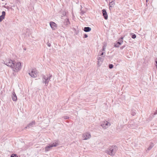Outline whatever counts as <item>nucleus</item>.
<instances>
[{
	"mask_svg": "<svg viewBox=\"0 0 157 157\" xmlns=\"http://www.w3.org/2000/svg\"><path fill=\"white\" fill-rule=\"evenodd\" d=\"M11 98L12 100L13 101H16L17 100V97L15 93L14 92H13L12 94Z\"/></svg>",
	"mask_w": 157,
	"mask_h": 157,
	"instance_id": "nucleus-11",
	"label": "nucleus"
},
{
	"mask_svg": "<svg viewBox=\"0 0 157 157\" xmlns=\"http://www.w3.org/2000/svg\"><path fill=\"white\" fill-rule=\"evenodd\" d=\"M2 1H3L4 0H2Z\"/></svg>",
	"mask_w": 157,
	"mask_h": 157,
	"instance_id": "nucleus-32",
	"label": "nucleus"
},
{
	"mask_svg": "<svg viewBox=\"0 0 157 157\" xmlns=\"http://www.w3.org/2000/svg\"><path fill=\"white\" fill-rule=\"evenodd\" d=\"M105 56L102 57H99L98 56L97 57V64L98 67H100L103 61L104 60Z\"/></svg>",
	"mask_w": 157,
	"mask_h": 157,
	"instance_id": "nucleus-6",
	"label": "nucleus"
},
{
	"mask_svg": "<svg viewBox=\"0 0 157 157\" xmlns=\"http://www.w3.org/2000/svg\"><path fill=\"white\" fill-rule=\"evenodd\" d=\"M150 149H151V147L150 148V149H149V150H150Z\"/></svg>",
	"mask_w": 157,
	"mask_h": 157,
	"instance_id": "nucleus-31",
	"label": "nucleus"
},
{
	"mask_svg": "<svg viewBox=\"0 0 157 157\" xmlns=\"http://www.w3.org/2000/svg\"><path fill=\"white\" fill-rule=\"evenodd\" d=\"M35 124V122L34 121H33L29 123L25 127L26 128H29L33 127Z\"/></svg>",
	"mask_w": 157,
	"mask_h": 157,
	"instance_id": "nucleus-10",
	"label": "nucleus"
},
{
	"mask_svg": "<svg viewBox=\"0 0 157 157\" xmlns=\"http://www.w3.org/2000/svg\"><path fill=\"white\" fill-rule=\"evenodd\" d=\"M1 21H1V19H0V22H1Z\"/></svg>",
	"mask_w": 157,
	"mask_h": 157,
	"instance_id": "nucleus-27",
	"label": "nucleus"
},
{
	"mask_svg": "<svg viewBox=\"0 0 157 157\" xmlns=\"http://www.w3.org/2000/svg\"><path fill=\"white\" fill-rule=\"evenodd\" d=\"M5 14V12L4 11H2V15L0 16V19L2 21L4 19Z\"/></svg>",
	"mask_w": 157,
	"mask_h": 157,
	"instance_id": "nucleus-13",
	"label": "nucleus"
},
{
	"mask_svg": "<svg viewBox=\"0 0 157 157\" xmlns=\"http://www.w3.org/2000/svg\"><path fill=\"white\" fill-rule=\"evenodd\" d=\"M111 125V124L106 121H103L101 124V126L104 129L108 128Z\"/></svg>",
	"mask_w": 157,
	"mask_h": 157,
	"instance_id": "nucleus-7",
	"label": "nucleus"
},
{
	"mask_svg": "<svg viewBox=\"0 0 157 157\" xmlns=\"http://www.w3.org/2000/svg\"><path fill=\"white\" fill-rule=\"evenodd\" d=\"M58 145V143L55 142L51 144H49L48 146H46L45 147V151L47 152L51 150L53 147H55Z\"/></svg>",
	"mask_w": 157,
	"mask_h": 157,
	"instance_id": "nucleus-5",
	"label": "nucleus"
},
{
	"mask_svg": "<svg viewBox=\"0 0 157 157\" xmlns=\"http://www.w3.org/2000/svg\"><path fill=\"white\" fill-rule=\"evenodd\" d=\"M132 115H134V113H133V114H132Z\"/></svg>",
	"mask_w": 157,
	"mask_h": 157,
	"instance_id": "nucleus-30",
	"label": "nucleus"
},
{
	"mask_svg": "<svg viewBox=\"0 0 157 157\" xmlns=\"http://www.w3.org/2000/svg\"><path fill=\"white\" fill-rule=\"evenodd\" d=\"M91 135L90 132H86L84 133L82 136V139L84 140H87L90 138Z\"/></svg>",
	"mask_w": 157,
	"mask_h": 157,
	"instance_id": "nucleus-8",
	"label": "nucleus"
},
{
	"mask_svg": "<svg viewBox=\"0 0 157 157\" xmlns=\"http://www.w3.org/2000/svg\"><path fill=\"white\" fill-rule=\"evenodd\" d=\"M105 53V52H104L102 51L101 50L99 52L98 56L99 57H102V56H103V55H104V53Z\"/></svg>",
	"mask_w": 157,
	"mask_h": 157,
	"instance_id": "nucleus-15",
	"label": "nucleus"
},
{
	"mask_svg": "<svg viewBox=\"0 0 157 157\" xmlns=\"http://www.w3.org/2000/svg\"><path fill=\"white\" fill-rule=\"evenodd\" d=\"M118 42H120L122 44L123 42V37H122L121 38H120L118 40Z\"/></svg>",
	"mask_w": 157,
	"mask_h": 157,
	"instance_id": "nucleus-18",
	"label": "nucleus"
},
{
	"mask_svg": "<svg viewBox=\"0 0 157 157\" xmlns=\"http://www.w3.org/2000/svg\"><path fill=\"white\" fill-rule=\"evenodd\" d=\"M50 25L51 28L53 30H55L57 27V25L54 22L51 21L50 22Z\"/></svg>",
	"mask_w": 157,
	"mask_h": 157,
	"instance_id": "nucleus-9",
	"label": "nucleus"
},
{
	"mask_svg": "<svg viewBox=\"0 0 157 157\" xmlns=\"http://www.w3.org/2000/svg\"><path fill=\"white\" fill-rule=\"evenodd\" d=\"M17 9L18 10V9H18V7H17Z\"/></svg>",
	"mask_w": 157,
	"mask_h": 157,
	"instance_id": "nucleus-28",
	"label": "nucleus"
},
{
	"mask_svg": "<svg viewBox=\"0 0 157 157\" xmlns=\"http://www.w3.org/2000/svg\"><path fill=\"white\" fill-rule=\"evenodd\" d=\"M103 15V16L105 19H107L108 18V15L107 13L105 10L103 9L102 10Z\"/></svg>",
	"mask_w": 157,
	"mask_h": 157,
	"instance_id": "nucleus-12",
	"label": "nucleus"
},
{
	"mask_svg": "<svg viewBox=\"0 0 157 157\" xmlns=\"http://www.w3.org/2000/svg\"><path fill=\"white\" fill-rule=\"evenodd\" d=\"M105 46H103L102 48V50H101L102 51L104 52H105Z\"/></svg>",
	"mask_w": 157,
	"mask_h": 157,
	"instance_id": "nucleus-20",
	"label": "nucleus"
},
{
	"mask_svg": "<svg viewBox=\"0 0 157 157\" xmlns=\"http://www.w3.org/2000/svg\"><path fill=\"white\" fill-rule=\"evenodd\" d=\"M87 37H88V36L87 35H86V34H85V35H84V37L85 38H87Z\"/></svg>",
	"mask_w": 157,
	"mask_h": 157,
	"instance_id": "nucleus-26",
	"label": "nucleus"
},
{
	"mask_svg": "<svg viewBox=\"0 0 157 157\" xmlns=\"http://www.w3.org/2000/svg\"><path fill=\"white\" fill-rule=\"evenodd\" d=\"M5 64L11 67L15 72H18L21 68V63L20 62H16L8 59L6 60Z\"/></svg>",
	"mask_w": 157,
	"mask_h": 157,
	"instance_id": "nucleus-1",
	"label": "nucleus"
},
{
	"mask_svg": "<svg viewBox=\"0 0 157 157\" xmlns=\"http://www.w3.org/2000/svg\"><path fill=\"white\" fill-rule=\"evenodd\" d=\"M132 115H134V113H133V114H132Z\"/></svg>",
	"mask_w": 157,
	"mask_h": 157,
	"instance_id": "nucleus-29",
	"label": "nucleus"
},
{
	"mask_svg": "<svg viewBox=\"0 0 157 157\" xmlns=\"http://www.w3.org/2000/svg\"><path fill=\"white\" fill-rule=\"evenodd\" d=\"M69 118V117H67V116H65L64 117V118L65 119H68Z\"/></svg>",
	"mask_w": 157,
	"mask_h": 157,
	"instance_id": "nucleus-24",
	"label": "nucleus"
},
{
	"mask_svg": "<svg viewBox=\"0 0 157 157\" xmlns=\"http://www.w3.org/2000/svg\"><path fill=\"white\" fill-rule=\"evenodd\" d=\"M122 43H121L120 42H118L117 43H115L114 44V46L116 47H119L120 45Z\"/></svg>",
	"mask_w": 157,
	"mask_h": 157,
	"instance_id": "nucleus-17",
	"label": "nucleus"
},
{
	"mask_svg": "<svg viewBox=\"0 0 157 157\" xmlns=\"http://www.w3.org/2000/svg\"><path fill=\"white\" fill-rule=\"evenodd\" d=\"M51 75H44L43 77V82L47 86L51 78Z\"/></svg>",
	"mask_w": 157,
	"mask_h": 157,
	"instance_id": "nucleus-3",
	"label": "nucleus"
},
{
	"mask_svg": "<svg viewBox=\"0 0 157 157\" xmlns=\"http://www.w3.org/2000/svg\"><path fill=\"white\" fill-rule=\"evenodd\" d=\"M115 2L114 1H112L111 2H110L109 5V8L114 6L115 5Z\"/></svg>",
	"mask_w": 157,
	"mask_h": 157,
	"instance_id": "nucleus-14",
	"label": "nucleus"
},
{
	"mask_svg": "<svg viewBox=\"0 0 157 157\" xmlns=\"http://www.w3.org/2000/svg\"><path fill=\"white\" fill-rule=\"evenodd\" d=\"M65 21H66V25H68L70 24V22L69 21L68 19H66L65 20Z\"/></svg>",
	"mask_w": 157,
	"mask_h": 157,
	"instance_id": "nucleus-19",
	"label": "nucleus"
},
{
	"mask_svg": "<svg viewBox=\"0 0 157 157\" xmlns=\"http://www.w3.org/2000/svg\"><path fill=\"white\" fill-rule=\"evenodd\" d=\"M117 150V147L116 146H112L105 151V152L111 156L115 155Z\"/></svg>",
	"mask_w": 157,
	"mask_h": 157,
	"instance_id": "nucleus-2",
	"label": "nucleus"
},
{
	"mask_svg": "<svg viewBox=\"0 0 157 157\" xmlns=\"http://www.w3.org/2000/svg\"><path fill=\"white\" fill-rule=\"evenodd\" d=\"M109 67L110 69H112L113 67V65L112 64H109Z\"/></svg>",
	"mask_w": 157,
	"mask_h": 157,
	"instance_id": "nucleus-23",
	"label": "nucleus"
},
{
	"mask_svg": "<svg viewBox=\"0 0 157 157\" xmlns=\"http://www.w3.org/2000/svg\"><path fill=\"white\" fill-rule=\"evenodd\" d=\"M29 74L32 78H35L37 76V72L34 69H30L28 71Z\"/></svg>",
	"mask_w": 157,
	"mask_h": 157,
	"instance_id": "nucleus-4",
	"label": "nucleus"
},
{
	"mask_svg": "<svg viewBox=\"0 0 157 157\" xmlns=\"http://www.w3.org/2000/svg\"><path fill=\"white\" fill-rule=\"evenodd\" d=\"M136 36L135 34H133L132 35V37L133 39H135L136 38Z\"/></svg>",
	"mask_w": 157,
	"mask_h": 157,
	"instance_id": "nucleus-22",
	"label": "nucleus"
},
{
	"mask_svg": "<svg viewBox=\"0 0 157 157\" xmlns=\"http://www.w3.org/2000/svg\"><path fill=\"white\" fill-rule=\"evenodd\" d=\"M84 30L86 32H89L91 30V28L90 27H85L84 28Z\"/></svg>",
	"mask_w": 157,
	"mask_h": 157,
	"instance_id": "nucleus-16",
	"label": "nucleus"
},
{
	"mask_svg": "<svg viewBox=\"0 0 157 157\" xmlns=\"http://www.w3.org/2000/svg\"><path fill=\"white\" fill-rule=\"evenodd\" d=\"M11 157H18V156L15 154H13L11 155Z\"/></svg>",
	"mask_w": 157,
	"mask_h": 157,
	"instance_id": "nucleus-21",
	"label": "nucleus"
},
{
	"mask_svg": "<svg viewBox=\"0 0 157 157\" xmlns=\"http://www.w3.org/2000/svg\"><path fill=\"white\" fill-rule=\"evenodd\" d=\"M155 66H156V67H157V60H155Z\"/></svg>",
	"mask_w": 157,
	"mask_h": 157,
	"instance_id": "nucleus-25",
	"label": "nucleus"
}]
</instances>
